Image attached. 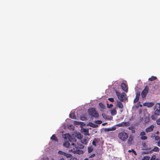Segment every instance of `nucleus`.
I'll return each mask as SVG.
<instances>
[{
	"label": "nucleus",
	"mask_w": 160,
	"mask_h": 160,
	"mask_svg": "<svg viewBox=\"0 0 160 160\" xmlns=\"http://www.w3.org/2000/svg\"><path fill=\"white\" fill-rule=\"evenodd\" d=\"M70 141L72 142V145L73 146V148L75 149L82 148L84 147V146L81 143H79L76 142L77 140L75 138L69 139Z\"/></svg>",
	"instance_id": "1"
},
{
	"label": "nucleus",
	"mask_w": 160,
	"mask_h": 160,
	"mask_svg": "<svg viewBox=\"0 0 160 160\" xmlns=\"http://www.w3.org/2000/svg\"><path fill=\"white\" fill-rule=\"evenodd\" d=\"M88 113L89 114L92 116L91 118L92 117L94 118H98L99 117L98 113L96 111L94 108H91L88 110Z\"/></svg>",
	"instance_id": "2"
},
{
	"label": "nucleus",
	"mask_w": 160,
	"mask_h": 160,
	"mask_svg": "<svg viewBox=\"0 0 160 160\" xmlns=\"http://www.w3.org/2000/svg\"><path fill=\"white\" fill-rule=\"evenodd\" d=\"M118 137L121 140L124 141L127 140L128 136L126 133L124 132H122L119 133Z\"/></svg>",
	"instance_id": "3"
},
{
	"label": "nucleus",
	"mask_w": 160,
	"mask_h": 160,
	"mask_svg": "<svg viewBox=\"0 0 160 160\" xmlns=\"http://www.w3.org/2000/svg\"><path fill=\"white\" fill-rule=\"evenodd\" d=\"M148 87L146 86L141 93V96L142 98H144L145 97L148 92Z\"/></svg>",
	"instance_id": "4"
},
{
	"label": "nucleus",
	"mask_w": 160,
	"mask_h": 160,
	"mask_svg": "<svg viewBox=\"0 0 160 160\" xmlns=\"http://www.w3.org/2000/svg\"><path fill=\"white\" fill-rule=\"evenodd\" d=\"M156 110L155 111L154 114L156 115H160V104H157L156 106Z\"/></svg>",
	"instance_id": "5"
},
{
	"label": "nucleus",
	"mask_w": 160,
	"mask_h": 160,
	"mask_svg": "<svg viewBox=\"0 0 160 160\" xmlns=\"http://www.w3.org/2000/svg\"><path fill=\"white\" fill-rule=\"evenodd\" d=\"M69 152H72L74 153H77L78 154H80L82 153V151L80 150H78L73 148V149H69Z\"/></svg>",
	"instance_id": "6"
},
{
	"label": "nucleus",
	"mask_w": 160,
	"mask_h": 160,
	"mask_svg": "<svg viewBox=\"0 0 160 160\" xmlns=\"http://www.w3.org/2000/svg\"><path fill=\"white\" fill-rule=\"evenodd\" d=\"M121 87L122 89L126 92H128V87L127 85L125 83L122 82L121 84Z\"/></svg>",
	"instance_id": "7"
},
{
	"label": "nucleus",
	"mask_w": 160,
	"mask_h": 160,
	"mask_svg": "<svg viewBox=\"0 0 160 160\" xmlns=\"http://www.w3.org/2000/svg\"><path fill=\"white\" fill-rule=\"evenodd\" d=\"M140 95V92L139 91L137 92L136 94V98L134 100V103H136L138 101Z\"/></svg>",
	"instance_id": "8"
},
{
	"label": "nucleus",
	"mask_w": 160,
	"mask_h": 160,
	"mask_svg": "<svg viewBox=\"0 0 160 160\" xmlns=\"http://www.w3.org/2000/svg\"><path fill=\"white\" fill-rule=\"evenodd\" d=\"M154 128V126L153 125H151L146 129L145 131L146 132H151L153 130Z\"/></svg>",
	"instance_id": "9"
},
{
	"label": "nucleus",
	"mask_w": 160,
	"mask_h": 160,
	"mask_svg": "<svg viewBox=\"0 0 160 160\" xmlns=\"http://www.w3.org/2000/svg\"><path fill=\"white\" fill-rule=\"evenodd\" d=\"M133 139V137L132 135H130L127 142L128 143L129 145L131 144L132 143Z\"/></svg>",
	"instance_id": "10"
},
{
	"label": "nucleus",
	"mask_w": 160,
	"mask_h": 160,
	"mask_svg": "<svg viewBox=\"0 0 160 160\" xmlns=\"http://www.w3.org/2000/svg\"><path fill=\"white\" fill-rule=\"evenodd\" d=\"M71 145H70V143L68 142H65L63 144V146L66 148L70 147L71 148H72Z\"/></svg>",
	"instance_id": "11"
},
{
	"label": "nucleus",
	"mask_w": 160,
	"mask_h": 160,
	"mask_svg": "<svg viewBox=\"0 0 160 160\" xmlns=\"http://www.w3.org/2000/svg\"><path fill=\"white\" fill-rule=\"evenodd\" d=\"M117 107L120 108H123L122 104L120 101H118L117 105Z\"/></svg>",
	"instance_id": "12"
},
{
	"label": "nucleus",
	"mask_w": 160,
	"mask_h": 160,
	"mask_svg": "<svg viewBox=\"0 0 160 160\" xmlns=\"http://www.w3.org/2000/svg\"><path fill=\"white\" fill-rule=\"evenodd\" d=\"M53 141L58 142V140L54 134H53L50 138Z\"/></svg>",
	"instance_id": "13"
},
{
	"label": "nucleus",
	"mask_w": 160,
	"mask_h": 160,
	"mask_svg": "<svg viewBox=\"0 0 160 160\" xmlns=\"http://www.w3.org/2000/svg\"><path fill=\"white\" fill-rule=\"evenodd\" d=\"M111 113L112 115H115L117 113V111L115 109L110 110Z\"/></svg>",
	"instance_id": "14"
},
{
	"label": "nucleus",
	"mask_w": 160,
	"mask_h": 160,
	"mask_svg": "<svg viewBox=\"0 0 160 160\" xmlns=\"http://www.w3.org/2000/svg\"><path fill=\"white\" fill-rule=\"evenodd\" d=\"M81 142L82 144L86 145L88 142V140L85 138L81 140Z\"/></svg>",
	"instance_id": "15"
},
{
	"label": "nucleus",
	"mask_w": 160,
	"mask_h": 160,
	"mask_svg": "<svg viewBox=\"0 0 160 160\" xmlns=\"http://www.w3.org/2000/svg\"><path fill=\"white\" fill-rule=\"evenodd\" d=\"M124 95L123 94H121L119 96L118 99L121 101H123L124 100Z\"/></svg>",
	"instance_id": "16"
},
{
	"label": "nucleus",
	"mask_w": 160,
	"mask_h": 160,
	"mask_svg": "<svg viewBox=\"0 0 160 160\" xmlns=\"http://www.w3.org/2000/svg\"><path fill=\"white\" fill-rule=\"evenodd\" d=\"M69 117L72 119H76V117L73 113H72L69 114Z\"/></svg>",
	"instance_id": "17"
},
{
	"label": "nucleus",
	"mask_w": 160,
	"mask_h": 160,
	"mask_svg": "<svg viewBox=\"0 0 160 160\" xmlns=\"http://www.w3.org/2000/svg\"><path fill=\"white\" fill-rule=\"evenodd\" d=\"M98 142V139H96L95 138L94 140L92 142V144L96 146V143H97Z\"/></svg>",
	"instance_id": "18"
},
{
	"label": "nucleus",
	"mask_w": 160,
	"mask_h": 160,
	"mask_svg": "<svg viewBox=\"0 0 160 160\" xmlns=\"http://www.w3.org/2000/svg\"><path fill=\"white\" fill-rule=\"evenodd\" d=\"M99 106L102 109H104L105 108H106V106H105L104 105V104H103L101 102H100L99 103Z\"/></svg>",
	"instance_id": "19"
},
{
	"label": "nucleus",
	"mask_w": 160,
	"mask_h": 160,
	"mask_svg": "<svg viewBox=\"0 0 160 160\" xmlns=\"http://www.w3.org/2000/svg\"><path fill=\"white\" fill-rule=\"evenodd\" d=\"M159 150V148L157 147H155L152 150V151L154 152H158Z\"/></svg>",
	"instance_id": "20"
},
{
	"label": "nucleus",
	"mask_w": 160,
	"mask_h": 160,
	"mask_svg": "<svg viewBox=\"0 0 160 160\" xmlns=\"http://www.w3.org/2000/svg\"><path fill=\"white\" fill-rule=\"evenodd\" d=\"M157 78L156 77L152 76L149 78V80L150 81H152L155 80Z\"/></svg>",
	"instance_id": "21"
},
{
	"label": "nucleus",
	"mask_w": 160,
	"mask_h": 160,
	"mask_svg": "<svg viewBox=\"0 0 160 160\" xmlns=\"http://www.w3.org/2000/svg\"><path fill=\"white\" fill-rule=\"evenodd\" d=\"M124 126L128 127L130 125V123L128 122H123Z\"/></svg>",
	"instance_id": "22"
},
{
	"label": "nucleus",
	"mask_w": 160,
	"mask_h": 160,
	"mask_svg": "<svg viewBox=\"0 0 160 160\" xmlns=\"http://www.w3.org/2000/svg\"><path fill=\"white\" fill-rule=\"evenodd\" d=\"M64 156H66L67 158H70L72 156L70 154H68L66 153V154H65Z\"/></svg>",
	"instance_id": "23"
},
{
	"label": "nucleus",
	"mask_w": 160,
	"mask_h": 160,
	"mask_svg": "<svg viewBox=\"0 0 160 160\" xmlns=\"http://www.w3.org/2000/svg\"><path fill=\"white\" fill-rule=\"evenodd\" d=\"M154 103L153 102H149L147 103V106L148 107H151L154 105Z\"/></svg>",
	"instance_id": "24"
},
{
	"label": "nucleus",
	"mask_w": 160,
	"mask_h": 160,
	"mask_svg": "<svg viewBox=\"0 0 160 160\" xmlns=\"http://www.w3.org/2000/svg\"><path fill=\"white\" fill-rule=\"evenodd\" d=\"M58 153L60 155H62L64 156L65 154H66V152L62 151L61 150H59L58 151Z\"/></svg>",
	"instance_id": "25"
},
{
	"label": "nucleus",
	"mask_w": 160,
	"mask_h": 160,
	"mask_svg": "<svg viewBox=\"0 0 160 160\" xmlns=\"http://www.w3.org/2000/svg\"><path fill=\"white\" fill-rule=\"evenodd\" d=\"M93 150V148L91 147H89L88 148V153L91 152Z\"/></svg>",
	"instance_id": "26"
},
{
	"label": "nucleus",
	"mask_w": 160,
	"mask_h": 160,
	"mask_svg": "<svg viewBox=\"0 0 160 160\" xmlns=\"http://www.w3.org/2000/svg\"><path fill=\"white\" fill-rule=\"evenodd\" d=\"M148 137L146 136H142L141 137V139L142 140H145L147 139Z\"/></svg>",
	"instance_id": "27"
},
{
	"label": "nucleus",
	"mask_w": 160,
	"mask_h": 160,
	"mask_svg": "<svg viewBox=\"0 0 160 160\" xmlns=\"http://www.w3.org/2000/svg\"><path fill=\"white\" fill-rule=\"evenodd\" d=\"M123 124H124L123 122H122L121 123H119L118 124H117L116 125H117V126H118V127H123V126H124Z\"/></svg>",
	"instance_id": "28"
},
{
	"label": "nucleus",
	"mask_w": 160,
	"mask_h": 160,
	"mask_svg": "<svg viewBox=\"0 0 160 160\" xmlns=\"http://www.w3.org/2000/svg\"><path fill=\"white\" fill-rule=\"evenodd\" d=\"M155 139L156 141H159L160 140V138L158 136H156L155 137Z\"/></svg>",
	"instance_id": "29"
},
{
	"label": "nucleus",
	"mask_w": 160,
	"mask_h": 160,
	"mask_svg": "<svg viewBox=\"0 0 160 160\" xmlns=\"http://www.w3.org/2000/svg\"><path fill=\"white\" fill-rule=\"evenodd\" d=\"M150 158L149 156L144 157L142 159V160H149Z\"/></svg>",
	"instance_id": "30"
},
{
	"label": "nucleus",
	"mask_w": 160,
	"mask_h": 160,
	"mask_svg": "<svg viewBox=\"0 0 160 160\" xmlns=\"http://www.w3.org/2000/svg\"><path fill=\"white\" fill-rule=\"evenodd\" d=\"M95 123L97 124H100L102 123V121L101 120H97L95 122Z\"/></svg>",
	"instance_id": "31"
},
{
	"label": "nucleus",
	"mask_w": 160,
	"mask_h": 160,
	"mask_svg": "<svg viewBox=\"0 0 160 160\" xmlns=\"http://www.w3.org/2000/svg\"><path fill=\"white\" fill-rule=\"evenodd\" d=\"M142 147L143 148H146L147 147V145L146 143L145 142H144L143 143H142Z\"/></svg>",
	"instance_id": "32"
},
{
	"label": "nucleus",
	"mask_w": 160,
	"mask_h": 160,
	"mask_svg": "<svg viewBox=\"0 0 160 160\" xmlns=\"http://www.w3.org/2000/svg\"><path fill=\"white\" fill-rule=\"evenodd\" d=\"M116 94L117 96V97H118V98H119V96H120V95L121 94L120 92H118V91L116 92Z\"/></svg>",
	"instance_id": "33"
},
{
	"label": "nucleus",
	"mask_w": 160,
	"mask_h": 160,
	"mask_svg": "<svg viewBox=\"0 0 160 160\" xmlns=\"http://www.w3.org/2000/svg\"><path fill=\"white\" fill-rule=\"evenodd\" d=\"M107 107L108 108H110L111 107H112L113 106V105L112 104H109L108 103H107Z\"/></svg>",
	"instance_id": "34"
},
{
	"label": "nucleus",
	"mask_w": 160,
	"mask_h": 160,
	"mask_svg": "<svg viewBox=\"0 0 160 160\" xmlns=\"http://www.w3.org/2000/svg\"><path fill=\"white\" fill-rule=\"evenodd\" d=\"M145 135L146 133L144 132H142L140 133V136H145Z\"/></svg>",
	"instance_id": "35"
},
{
	"label": "nucleus",
	"mask_w": 160,
	"mask_h": 160,
	"mask_svg": "<svg viewBox=\"0 0 160 160\" xmlns=\"http://www.w3.org/2000/svg\"><path fill=\"white\" fill-rule=\"evenodd\" d=\"M83 131H84V132H87L88 133V134H85V135H89V134H88V129L87 130L86 129H83Z\"/></svg>",
	"instance_id": "36"
},
{
	"label": "nucleus",
	"mask_w": 160,
	"mask_h": 160,
	"mask_svg": "<svg viewBox=\"0 0 160 160\" xmlns=\"http://www.w3.org/2000/svg\"><path fill=\"white\" fill-rule=\"evenodd\" d=\"M108 100L111 102H113L114 101V99L113 98H109Z\"/></svg>",
	"instance_id": "37"
},
{
	"label": "nucleus",
	"mask_w": 160,
	"mask_h": 160,
	"mask_svg": "<svg viewBox=\"0 0 160 160\" xmlns=\"http://www.w3.org/2000/svg\"><path fill=\"white\" fill-rule=\"evenodd\" d=\"M156 122L158 125H160V118L156 121Z\"/></svg>",
	"instance_id": "38"
},
{
	"label": "nucleus",
	"mask_w": 160,
	"mask_h": 160,
	"mask_svg": "<svg viewBox=\"0 0 160 160\" xmlns=\"http://www.w3.org/2000/svg\"><path fill=\"white\" fill-rule=\"evenodd\" d=\"M156 159V156L153 155L150 160H155Z\"/></svg>",
	"instance_id": "39"
},
{
	"label": "nucleus",
	"mask_w": 160,
	"mask_h": 160,
	"mask_svg": "<svg viewBox=\"0 0 160 160\" xmlns=\"http://www.w3.org/2000/svg\"><path fill=\"white\" fill-rule=\"evenodd\" d=\"M81 120L82 121L85 120H86V118L85 117H81Z\"/></svg>",
	"instance_id": "40"
},
{
	"label": "nucleus",
	"mask_w": 160,
	"mask_h": 160,
	"mask_svg": "<svg viewBox=\"0 0 160 160\" xmlns=\"http://www.w3.org/2000/svg\"><path fill=\"white\" fill-rule=\"evenodd\" d=\"M95 154H92V155H91V156H89V158H92L94 157L95 156Z\"/></svg>",
	"instance_id": "41"
},
{
	"label": "nucleus",
	"mask_w": 160,
	"mask_h": 160,
	"mask_svg": "<svg viewBox=\"0 0 160 160\" xmlns=\"http://www.w3.org/2000/svg\"><path fill=\"white\" fill-rule=\"evenodd\" d=\"M78 136L77 137L78 138V139H81L82 138L81 135L80 134L78 135Z\"/></svg>",
	"instance_id": "42"
},
{
	"label": "nucleus",
	"mask_w": 160,
	"mask_h": 160,
	"mask_svg": "<svg viewBox=\"0 0 160 160\" xmlns=\"http://www.w3.org/2000/svg\"><path fill=\"white\" fill-rule=\"evenodd\" d=\"M158 143V145L160 147V140L157 142Z\"/></svg>",
	"instance_id": "43"
},
{
	"label": "nucleus",
	"mask_w": 160,
	"mask_h": 160,
	"mask_svg": "<svg viewBox=\"0 0 160 160\" xmlns=\"http://www.w3.org/2000/svg\"><path fill=\"white\" fill-rule=\"evenodd\" d=\"M74 122H75L74 123V124H78V122H77L76 121H74Z\"/></svg>",
	"instance_id": "44"
},
{
	"label": "nucleus",
	"mask_w": 160,
	"mask_h": 160,
	"mask_svg": "<svg viewBox=\"0 0 160 160\" xmlns=\"http://www.w3.org/2000/svg\"><path fill=\"white\" fill-rule=\"evenodd\" d=\"M132 151L133 153H136L135 151L134 150L132 149Z\"/></svg>",
	"instance_id": "45"
},
{
	"label": "nucleus",
	"mask_w": 160,
	"mask_h": 160,
	"mask_svg": "<svg viewBox=\"0 0 160 160\" xmlns=\"http://www.w3.org/2000/svg\"><path fill=\"white\" fill-rule=\"evenodd\" d=\"M59 160H65L63 158H62L61 159H60Z\"/></svg>",
	"instance_id": "46"
},
{
	"label": "nucleus",
	"mask_w": 160,
	"mask_h": 160,
	"mask_svg": "<svg viewBox=\"0 0 160 160\" xmlns=\"http://www.w3.org/2000/svg\"><path fill=\"white\" fill-rule=\"evenodd\" d=\"M128 152H132V150H129L128 151Z\"/></svg>",
	"instance_id": "47"
},
{
	"label": "nucleus",
	"mask_w": 160,
	"mask_h": 160,
	"mask_svg": "<svg viewBox=\"0 0 160 160\" xmlns=\"http://www.w3.org/2000/svg\"><path fill=\"white\" fill-rule=\"evenodd\" d=\"M115 129H116V128H112V130H115Z\"/></svg>",
	"instance_id": "48"
},
{
	"label": "nucleus",
	"mask_w": 160,
	"mask_h": 160,
	"mask_svg": "<svg viewBox=\"0 0 160 160\" xmlns=\"http://www.w3.org/2000/svg\"><path fill=\"white\" fill-rule=\"evenodd\" d=\"M115 129H116V128H112V130H115Z\"/></svg>",
	"instance_id": "49"
},
{
	"label": "nucleus",
	"mask_w": 160,
	"mask_h": 160,
	"mask_svg": "<svg viewBox=\"0 0 160 160\" xmlns=\"http://www.w3.org/2000/svg\"><path fill=\"white\" fill-rule=\"evenodd\" d=\"M135 132V130H132V133H134Z\"/></svg>",
	"instance_id": "50"
},
{
	"label": "nucleus",
	"mask_w": 160,
	"mask_h": 160,
	"mask_svg": "<svg viewBox=\"0 0 160 160\" xmlns=\"http://www.w3.org/2000/svg\"><path fill=\"white\" fill-rule=\"evenodd\" d=\"M84 160H89L88 158H86Z\"/></svg>",
	"instance_id": "51"
},
{
	"label": "nucleus",
	"mask_w": 160,
	"mask_h": 160,
	"mask_svg": "<svg viewBox=\"0 0 160 160\" xmlns=\"http://www.w3.org/2000/svg\"><path fill=\"white\" fill-rule=\"evenodd\" d=\"M156 133H157V134H159V132L157 131V132Z\"/></svg>",
	"instance_id": "52"
},
{
	"label": "nucleus",
	"mask_w": 160,
	"mask_h": 160,
	"mask_svg": "<svg viewBox=\"0 0 160 160\" xmlns=\"http://www.w3.org/2000/svg\"><path fill=\"white\" fill-rule=\"evenodd\" d=\"M155 160H160L159 159H158V158H157V159H155Z\"/></svg>",
	"instance_id": "53"
},
{
	"label": "nucleus",
	"mask_w": 160,
	"mask_h": 160,
	"mask_svg": "<svg viewBox=\"0 0 160 160\" xmlns=\"http://www.w3.org/2000/svg\"><path fill=\"white\" fill-rule=\"evenodd\" d=\"M144 152V153H145V154H148V152Z\"/></svg>",
	"instance_id": "54"
},
{
	"label": "nucleus",
	"mask_w": 160,
	"mask_h": 160,
	"mask_svg": "<svg viewBox=\"0 0 160 160\" xmlns=\"http://www.w3.org/2000/svg\"><path fill=\"white\" fill-rule=\"evenodd\" d=\"M148 149V148H145V149Z\"/></svg>",
	"instance_id": "55"
},
{
	"label": "nucleus",
	"mask_w": 160,
	"mask_h": 160,
	"mask_svg": "<svg viewBox=\"0 0 160 160\" xmlns=\"http://www.w3.org/2000/svg\"><path fill=\"white\" fill-rule=\"evenodd\" d=\"M76 160L77 159L76 158H74Z\"/></svg>",
	"instance_id": "56"
}]
</instances>
